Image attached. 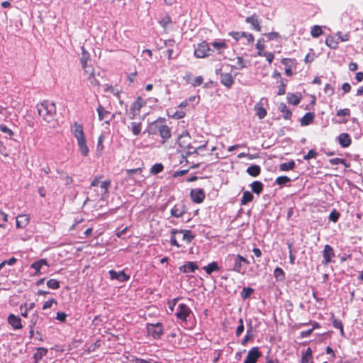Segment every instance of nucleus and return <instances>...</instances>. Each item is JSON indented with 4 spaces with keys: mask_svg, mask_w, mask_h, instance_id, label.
Returning <instances> with one entry per match:
<instances>
[{
    "mask_svg": "<svg viewBox=\"0 0 363 363\" xmlns=\"http://www.w3.org/2000/svg\"><path fill=\"white\" fill-rule=\"evenodd\" d=\"M279 108L280 111L284 113L283 117L284 119L289 120L291 118L292 115L291 111L288 108L285 104L281 103Z\"/></svg>",
    "mask_w": 363,
    "mask_h": 363,
    "instance_id": "29",
    "label": "nucleus"
},
{
    "mask_svg": "<svg viewBox=\"0 0 363 363\" xmlns=\"http://www.w3.org/2000/svg\"><path fill=\"white\" fill-rule=\"evenodd\" d=\"M315 114L313 112L306 113L300 120L301 125L306 126L313 123Z\"/></svg>",
    "mask_w": 363,
    "mask_h": 363,
    "instance_id": "22",
    "label": "nucleus"
},
{
    "mask_svg": "<svg viewBox=\"0 0 363 363\" xmlns=\"http://www.w3.org/2000/svg\"><path fill=\"white\" fill-rule=\"evenodd\" d=\"M212 52L213 51L210 48L208 43L203 41L194 50V55L198 58H203L211 55Z\"/></svg>",
    "mask_w": 363,
    "mask_h": 363,
    "instance_id": "6",
    "label": "nucleus"
},
{
    "mask_svg": "<svg viewBox=\"0 0 363 363\" xmlns=\"http://www.w3.org/2000/svg\"><path fill=\"white\" fill-rule=\"evenodd\" d=\"M325 44L331 49H336L337 48L338 42L333 36H328L326 38Z\"/></svg>",
    "mask_w": 363,
    "mask_h": 363,
    "instance_id": "35",
    "label": "nucleus"
},
{
    "mask_svg": "<svg viewBox=\"0 0 363 363\" xmlns=\"http://www.w3.org/2000/svg\"><path fill=\"white\" fill-rule=\"evenodd\" d=\"M164 169V166L161 163L155 164L152 166L150 172L153 174H157L161 172Z\"/></svg>",
    "mask_w": 363,
    "mask_h": 363,
    "instance_id": "42",
    "label": "nucleus"
},
{
    "mask_svg": "<svg viewBox=\"0 0 363 363\" xmlns=\"http://www.w3.org/2000/svg\"><path fill=\"white\" fill-rule=\"evenodd\" d=\"M190 196L194 203H201L205 199V193L201 189H195L191 191Z\"/></svg>",
    "mask_w": 363,
    "mask_h": 363,
    "instance_id": "10",
    "label": "nucleus"
},
{
    "mask_svg": "<svg viewBox=\"0 0 363 363\" xmlns=\"http://www.w3.org/2000/svg\"><path fill=\"white\" fill-rule=\"evenodd\" d=\"M246 172L249 175L256 177L259 175L261 168L259 165L252 164L247 167Z\"/></svg>",
    "mask_w": 363,
    "mask_h": 363,
    "instance_id": "25",
    "label": "nucleus"
},
{
    "mask_svg": "<svg viewBox=\"0 0 363 363\" xmlns=\"http://www.w3.org/2000/svg\"><path fill=\"white\" fill-rule=\"evenodd\" d=\"M318 153L313 150H311L308 151V152L307 153V155H306L304 157H303V159L305 160H308L311 158H315L316 156H317Z\"/></svg>",
    "mask_w": 363,
    "mask_h": 363,
    "instance_id": "52",
    "label": "nucleus"
},
{
    "mask_svg": "<svg viewBox=\"0 0 363 363\" xmlns=\"http://www.w3.org/2000/svg\"><path fill=\"white\" fill-rule=\"evenodd\" d=\"M285 86L286 84H284L283 79H281V84L279 86V91H278V95H284L285 94Z\"/></svg>",
    "mask_w": 363,
    "mask_h": 363,
    "instance_id": "63",
    "label": "nucleus"
},
{
    "mask_svg": "<svg viewBox=\"0 0 363 363\" xmlns=\"http://www.w3.org/2000/svg\"><path fill=\"white\" fill-rule=\"evenodd\" d=\"M338 141L342 147H347L350 145L352 140L348 133H341L338 136Z\"/></svg>",
    "mask_w": 363,
    "mask_h": 363,
    "instance_id": "20",
    "label": "nucleus"
},
{
    "mask_svg": "<svg viewBox=\"0 0 363 363\" xmlns=\"http://www.w3.org/2000/svg\"><path fill=\"white\" fill-rule=\"evenodd\" d=\"M89 73H90V77H89L90 84L91 85H93L94 86H99V82L94 77L93 70L90 69Z\"/></svg>",
    "mask_w": 363,
    "mask_h": 363,
    "instance_id": "49",
    "label": "nucleus"
},
{
    "mask_svg": "<svg viewBox=\"0 0 363 363\" xmlns=\"http://www.w3.org/2000/svg\"><path fill=\"white\" fill-rule=\"evenodd\" d=\"M290 182L291 179L286 176H280L276 179V183L280 186L286 184Z\"/></svg>",
    "mask_w": 363,
    "mask_h": 363,
    "instance_id": "44",
    "label": "nucleus"
},
{
    "mask_svg": "<svg viewBox=\"0 0 363 363\" xmlns=\"http://www.w3.org/2000/svg\"><path fill=\"white\" fill-rule=\"evenodd\" d=\"M180 233L182 234V239L185 240L187 243L191 242L194 238V235L192 234V232L189 230H177V229H172L171 231V234H177Z\"/></svg>",
    "mask_w": 363,
    "mask_h": 363,
    "instance_id": "13",
    "label": "nucleus"
},
{
    "mask_svg": "<svg viewBox=\"0 0 363 363\" xmlns=\"http://www.w3.org/2000/svg\"><path fill=\"white\" fill-rule=\"evenodd\" d=\"M288 248L289 250V260H290V263L291 264H294L295 263V259H296V257L294 255L292 254V250H291V248H292V243L291 242H288Z\"/></svg>",
    "mask_w": 363,
    "mask_h": 363,
    "instance_id": "51",
    "label": "nucleus"
},
{
    "mask_svg": "<svg viewBox=\"0 0 363 363\" xmlns=\"http://www.w3.org/2000/svg\"><path fill=\"white\" fill-rule=\"evenodd\" d=\"M97 113L99 114V118L100 121L105 120V123L108 124L109 121L112 119L113 117V115H112L111 117V113L108 111H106L102 105L99 104L97 107Z\"/></svg>",
    "mask_w": 363,
    "mask_h": 363,
    "instance_id": "12",
    "label": "nucleus"
},
{
    "mask_svg": "<svg viewBox=\"0 0 363 363\" xmlns=\"http://www.w3.org/2000/svg\"><path fill=\"white\" fill-rule=\"evenodd\" d=\"M264 39L260 38L257 40L256 44V48L259 50L257 55L259 56H262V53H264Z\"/></svg>",
    "mask_w": 363,
    "mask_h": 363,
    "instance_id": "40",
    "label": "nucleus"
},
{
    "mask_svg": "<svg viewBox=\"0 0 363 363\" xmlns=\"http://www.w3.org/2000/svg\"><path fill=\"white\" fill-rule=\"evenodd\" d=\"M323 264H327L331 262L332 257H335L333 248L329 245H325L324 250L323 251Z\"/></svg>",
    "mask_w": 363,
    "mask_h": 363,
    "instance_id": "11",
    "label": "nucleus"
},
{
    "mask_svg": "<svg viewBox=\"0 0 363 363\" xmlns=\"http://www.w3.org/2000/svg\"><path fill=\"white\" fill-rule=\"evenodd\" d=\"M198 269V266L194 262H188L179 267V270L183 273L194 272Z\"/></svg>",
    "mask_w": 363,
    "mask_h": 363,
    "instance_id": "21",
    "label": "nucleus"
},
{
    "mask_svg": "<svg viewBox=\"0 0 363 363\" xmlns=\"http://www.w3.org/2000/svg\"><path fill=\"white\" fill-rule=\"evenodd\" d=\"M262 356L257 347H252L247 353V355L243 363H256L257 359Z\"/></svg>",
    "mask_w": 363,
    "mask_h": 363,
    "instance_id": "9",
    "label": "nucleus"
},
{
    "mask_svg": "<svg viewBox=\"0 0 363 363\" xmlns=\"http://www.w3.org/2000/svg\"><path fill=\"white\" fill-rule=\"evenodd\" d=\"M333 325L334 328L340 329L342 335L344 334L343 325L340 320L334 319L333 321Z\"/></svg>",
    "mask_w": 363,
    "mask_h": 363,
    "instance_id": "48",
    "label": "nucleus"
},
{
    "mask_svg": "<svg viewBox=\"0 0 363 363\" xmlns=\"http://www.w3.org/2000/svg\"><path fill=\"white\" fill-rule=\"evenodd\" d=\"M29 223V218L26 215H19L16 218V225L17 228H23Z\"/></svg>",
    "mask_w": 363,
    "mask_h": 363,
    "instance_id": "23",
    "label": "nucleus"
},
{
    "mask_svg": "<svg viewBox=\"0 0 363 363\" xmlns=\"http://www.w3.org/2000/svg\"><path fill=\"white\" fill-rule=\"evenodd\" d=\"M111 279H116L121 282L125 281L130 279V276L126 274L123 271L116 272L114 270L109 271Z\"/></svg>",
    "mask_w": 363,
    "mask_h": 363,
    "instance_id": "14",
    "label": "nucleus"
},
{
    "mask_svg": "<svg viewBox=\"0 0 363 363\" xmlns=\"http://www.w3.org/2000/svg\"><path fill=\"white\" fill-rule=\"evenodd\" d=\"M340 216V213L336 210H333L329 215V220L336 223Z\"/></svg>",
    "mask_w": 363,
    "mask_h": 363,
    "instance_id": "46",
    "label": "nucleus"
},
{
    "mask_svg": "<svg viewBox=\"0 0 363 363\" xmlns=\"http://www.w3.org/2000/svg\"><path fill=\"white\" fill-rule=\"evenodd\" d=\"M256 115L259 119H263L267 116V111L262 106H255Z\"/></svg>",
    "mask_w": 363,
    "mask_h": 363,
    "instance_id": "37",
    "label": "nucleus"
},
{
    "mask_svg": "<svg viewBox=\"0 0 363 363\" xmlns=\"http://www.w3.org/2000/svg\"><path fill=\"white\" fill-rule=\"evenodd\" d=\"M350 115V110L349 108L340 109L337 112V116H347Z\"/></svg>",
    "mask_w": 363,
    "mask_h": 363,
    "instance_id": "57",
    "label": "nucleus"
},
{
    "mask_svg": "<svg viewBox=\"0 0 363 363\" xmlns=\"http://www.w3.org/2000/svg\"><path fill=\"white\" fill-rule=\"evenodd\" d=\"M104 140V135L101 134L98 138L97 150H101L104 148V145H103Z\"/></svg>",
    "mask_w": 363,
    "mask_h": 363,
    "instance_id": "61",
    "label": "nucleus"
},
{
    "mask_svg": "<svg viewBox=\"0 0 363 363\" xmlns=\"http://www.w3.org/2000/svg\"><path fill=\"white\" fill-rule=\"evenodd\" d=\"M90 60L89 53L84 49V47H82V56L80 58V62L83 69L85 70L86 73L89 72L90 67L87 65V62Z\"/></svg>",
    "mask_w": 363,
    "mask_h": 363,
    "instance_id": "15",
    "label": "nucleus"
},
{
    "mask_svg": "<svg viewBox=\"0 0 363 363\" xmlns=\"http://www.w3.org/2000/svg\"><path fill=\"white\" fill-rule=\"evenodd\" d=\"M230 35L236 40H238L242 37H244L245 35V32H231L230 33Z\"/></svg>",
    "mask_w": 363,
    "mask_h": 363,
    "instance_id": "53",
    "label": "nucleus"
},
{
    "mask_svg": "<svg viewBox=\"0 0 363 363\" xmlns=\"http://www.w3.org/2000/svg\"><path fill=\"white\" fill-rule=\"evenodd\" d=\"M250 186L252 191L256 194H259L262 191L264 187L263 184L259 181L253 182Z\"/></svg>",
    "mask_w": 363,
    "mask_h": 363,
    "instance_id": "28",
    "label": "nucleus"
},
{
    "mask_svg": "<svg viewBox=\"0 0 363 363\" xmlns=\"http://www.w3.org/2000/svg\"><path fill=\"white\" fill-rule=\"evenodd\" d=\"M329 162L333 165L343 164L345 167H348V165L345 162V160L342 158H333L329 160Z\"/></svg>",
    "mask_w": 363,
    "mask_h": 363,
    "instance_id": "47",
    "label": "nucleus"
},
{
    "mask_svg": "<svg viewBox=\"0 0 363 363\" xmlns=\"http://www.w3.org/2000/svg\"><path fill=\"white\" fill-rule=\"evenodd\" d=\"M31 267L35 270V274L36 275L40 273V270L43 267V266L37 261L31 264Z\"/></svg>",
    "mask_w": 363,
    "mask_h": 363,
    "instance_id": "58",
    "label": "nucleus"
},
{
    "mask_svg": "<svg viewBox=\"0 0 363 363\" xmlns=\"http://www.w3.org/2000/svg\"><path fill=\"white\" fill-rule=\"evenodd\" d=\"M287 101L289 104L296 106L300 102V98H298L296 94H288Z\"/></svg>",
    "mask_w": 363,
    "mask_h": 363,
    "instance_id": "36",
    "label": "nucleus"
},
{
    "mask_svg": "<svg viewBox=\"0 0 363 363\" xmlns=\"http://www.w3.org/2000/svg\"><path fill=\"white\" fill-rule=\"evenodd\" d=\"M191 312V309L186 304L180 303L178 305L175 315L178 319L186 321Z\"/></svg>",
    "mask_w": 363,
    "mask_h": 363,
    "instance_id": "7",
    "label": "nucleus"
},
{
    "mask_svg": "<svg viewBox=\"0 0 363 363\" xmlns=\"http://www.w3.org/2000/svg\"><path fill=\"white\" fill-rule=\"evenodd\" d=\"M262 56H264L266 57L267 60L269 64L272 62L273 59L274 57V54L269 52H264V53H262Z\"/></svg>",
    "mask_w": 363,
    "mask_h": 363,
    "instance_id": "59",
    "label": "nucleus"
},
{
    "mask_svg": "<svg viewBox=\"0 0 363 363\" xmlns=\"http://www.w3.org/2000/svg\"><path fill=\"white\" fill-rule=\"evenodd\" d=\"M186 207L183 201L177 203L171 209V215L175 218H180L186 213Z\"/></svg>",
    "mask_w": 363,
    "mask_h": 363,
    "instance_id": "8",
    "label": "nucleus"
},
{
    "mask_svg": "<svg viewBox=\"0 0 363 363\" xmlns=\"http://www.w3.org/2000/svg\"><path fill=\"white\" fill-rule=\"evenodd\" d=\"M72 132L77 140L85 138L82 125L77 122L74 123Z\"/></svg>",
    "mask_w": 363,
    "mask_h": 363,
    "instance_id": "19",
    "label": "nucleus"
},
{
    "mask_svg": "<svg viewBox=\"0 0 363 363\" xmlns=\"http://www.w3.org/2000/svg\"><path fill=\"white\" fill-rule=\"evenodd\" d=\"M323 33L322 28L320 26H313L311 28V35L313 38H318Z\"/></svg>",
    "mask_w": 363,
    "mask_h": 363,
    "instance_id": "38",
    "label": "nucleus"
},
{
    "mask_svg": "<svg viewBox=\"0 0 363 363\" xmlns=\"http://www.w3.org/2000/svg\"><path fill=\"white\" fill-rule=\"evenodd\" d=\"M146 330L147 335L153 337L154 339L160 338L163 333V326L160 323H157L155 324L147 323Z\"/></svg>",
    "mask_w": 363,
    "mask_h": 363,
    "instance_id": "4",
    "label": "nucleus"
},
{
    "mask_svg": "<svg viewBox=\"0 0 363 363\" xmlns=\"http://www.w3.org/2000/svg\"><path fill=\"white\" fill-rule=\"evenodd\" d=\"M0 130L8 134L9 136H12L13 135V131L5 125H0Z\"/></svg>",
    "mask_w": 363,
    "mask_h": 363,
    "instance_id": "55",
    "label": "nucleus"
},
{
    "mask_svg": "<svg viewBox=\"0 0 363 363\" xmlns=\"http://www.w3.org/2000/svg\"><path fill=\"white\" fill-rule=\"evenodd\" d=\"M220 82L226 87L230 88L234 83V79L231 74L220 73Z\"/></svg>",
    "mask_w": 363,
    "mask_h": 363,
    "instance_id": "18",
    "label": "nucleus"
},
{
    "mask_svg": "<svg viewBox=\"0 0 363 363\" xmlns=\"http://www.w3.org/2000/svg\"><path fill=\"white\" fill-rule=\"evenodd\" d=\"M295 167V162L294 160H291L289 162L281 163L279 165V169L281 171H288L293 169Z\"/></svg>",
    "mask_w": 363,
    "mask_h": 363,
    "instance_id": "33",
    "label": "nucleus"
},
{
    "mask_svg": "<svg viewBox=\"0 0 363 363\" xmlns=\"http://www.w3.org/2000/svg\"><path fill=\"white\" fill-rule=\"evenodd\" d=\"M301 362L302 363L312 362V350L310 347H308L307 351L302 355Z\"/></svg>",
    "mask_w": 363,
    "mask_h": 363,
    "instance_id": "32",
    "label": "nucleus"
},
{
    "mask_svg": "<svg viewBox=\"0 0 363 363\" xmlns=\"http://www.w3.org/2000/svg\"><path fill=\"white\" fill-rule=\"evenodd\" d=\"M111 184L110 180H106L102 182L101 184V188L104 189V193L106 194L108 192V188Z\"/></svg>",
    "mask_w": 363,
    "mask_h": 363,
    "instance_id": "62",
    "label": "nucleus"
},
{
    "mask_svg": "<svg viewBox=\"0 0 363 363\" xmlns=\"http://www.w3.org/2000/svg\"><path fill=\"white\" fill-rule=\"evenodd\" d=\"M47 286L52 289H57L60 288V282L54 279H51L47 281Z\"/></svg>",
    "mask_w": 363,
    "mask_h": 363,
    "instance_id": "43",
    "label": "nucleus"
},
{
    "mask_svg": "<svg viewBox=\"0 0 363 363\" xmlns=\"http://www.w3.org/2000/svg\"><path fill=\"white\" fill-rule=\"evenodd\" d=\"M253 198H254V196L250 191H244L242 194L241 204L242 205L247 204V203L252 201Z\"/></svg>",
    "mask_w": 363,
    "mask_h": 363,
    "instance_id": "30",
    "label": "nucleus"
},
{
    "mask_svg": "<svg viewBox=\"0 0 363 363\" xmlns=\"http://www.w3.org/2000/svg\"><path fill=\"white\" fill-rule=\"evenodd\" d=\"M130 128L135 135H138L141 132V123H136V122H132L130 123Z\"/></svg>",
    "mask_w": 363,
    "mask_h": 363,
    "instance_id": "34",
    "label": "nucleus"
},
{
    "mask_svg": "<svg viewBox=\"0 0 363 363\" xmlns=\"http://www.w3.org/2000/svg\"><path fill=\"white\" fill-rule=\"evenodd\" d=\"M203 269H204L208 274H211L213 272L218 271L220 267H218L217 262H213L208 264L207 266H204Z\"/></svg>",
    "mask_w": 363,
    "mask_h": 363,
    "instance_id": "27",
    "label": "nucleus"
},
{
    "mask_svg": "<svg viewBox=\"0 0 363 363\" xmlns=\"http://www.w3.org/2000/svg\"><path fill=\"white\" fill-rule=\"evenodd\" d=\"M38 115L42 119L49 123L55 121L56 115V106L55 103L49 101H43L36 106Z\"/></svg>",
    "mask_w": 363,
    "mask_h": 363,
    "instance_id": "1",
    "label": "nucleus"
},
{
    "mask_svg": "<svg viewBox=\"0 0 363 363\" xmlns=\"http://www.w3.org/2000/svg\"><path fill=\"white\" fill-rule=\"evenodd\" d=\"M252 330V327L251 325V322L249 324V328L247 330V334L245 335L244 339L242 340V345H246L249 341L252 340L254 337L253 335L251 333Z\"/></svg>",
    "mask_w": 363,
    "mask_h": 363,
    "instance_id": "31",
    "label": "nucleus"
},
{
    "mask_svg": "<svg viewBox=\"0 0 363 363\" xmlns=\"http://www.w3.org/2000/svg\"><path fill=\"white\" fill-rule=\"evenodd\" d=\"M265 35L267 36L268 40H274L280 37L279 33L277 32L268 33H266Z\"/></svg>",
    "mask_w": 363,
    "mask_h": 363,
    "instance_id": "56",
    "label": "nucleus"
},
{
    "mask_svg": "<svg viewBox=\"0 0 363 363\" xmlns=\"http://www.w3.org/2000/svg\"><path fill=\"white\" fill-rule=\"evenodd\" d=\"M77 144L79 151L83 156H87L89 152V147L86 145L85 138L77 140Z\"/></svg>",
    "mask_w": 363,
    "mask_h": 363,
    "instance_id": "24",
    "label": "nucleus"
},
{
    "mask_svg": "<svg viewBox=\"0 0 363 363\" xmlns=\"http://www.w3.org/2000/svg\"><path fill=\"white\" fill-rule=\"evenodd\" d=\"M202 82H203V77L201 76H198L194 79V80L192 83V85L194 86H199L202 84Z\"/></svg>",
    "mask_w": 363,
    "mask_h": 363,
    "instance_id": "64",
    "label": "nucleus"
},
{
    "mask_svg": "<svg viewBox=\"0 0 363 363\" xmlns=\"http://www.w3.org/2000/svg\"><path fill=\"white\" fill-rule=\"evenodd\" d=\"M212 46L216 50H220L227 48V45L225 41L220 40L219 42L214 41L211 43Z\"/></svg>",
    "mask_w": 363,
    "mask_h": 363,
    "instance_id": "45",
    "label": "nucleus"
},
{
    "mask_svg": "<svg viewBox=\"0 0 363 363\" xmlns=\"http://www.w3.org/2000/svg\"><path fill=\"white\" fill-rule=\"evenodd\" d=\"M145 104V101L140 96H138L137 100L132 104L130 111L133 113L135 111H139Z\"/></svg>",
    "mask_w": 363,
    "mask_h": 363,
    "instance_id": "26",
    "label": "nucleus"
},
{
    "mask_svg": "<svg viewBox=\"0 0 363 363\" xmlns=\"http://www.w3.org/2000/svg\"><path fill=\"white\" fill-rule=\"evenodd\" d=\"M245 21L252 26V29H254L257 31H259V32L261 30V27L259 26V21L258 19L257 15L253 14L251 16L247 17L245 19Z\"/></svg>",
    "mask_w": 363,
    "mask_h": 363,
    "instance_id": "17",
    "label": "nucleus"
},
{
    "mask_svg": "<svg viewBox=\"0 0 363 363\" xmlns=\"http://www.w3.org/2000/svg\"><path fill=\"white\" fill-rule=\"evenodd\" d=\"M67 314L64 312H58L57 313L56 319L64 323L66 321Z\"/></svg>",
    "mask_w": 363,
    "mask_h": 363,
    "instance_id": "60",
    "label": "nucleus"
},
{
    "mask_svg": "<svg viewBox=\"0 0 363 363\" xmlns=\"http://www.w3.org/2000/svg\"><path fill=\"white\" fill-rule=\"evenodd\" d=\"M191 137L189 133L186 131L183 132L177 138V144L182 148L187 150L186 155H191L197 153V149L191 146L190 144Z\"/></svg>",
    "mask_w": 363,
    "mask_h": 363,
    "instance_id": "2",
    "label": "nucleus"
},
{
    "mask_svg": "<svg viewBox=\"0 0 363 363\" xmlns=\"http://www.w3.org/2000/svg\"><path fill=\"white\" fill-rule=\"evenodd\" d=\"M274 275L277 280H283L285 278L284 272L280 267H277L274 269Z\"/></svg>",
    "mask_w": 363,
    "mask_h": 363,
    "instance_id": "39",
    "label": "nucleus"
},
{
    "mask_svg": "<svg viewBox=\"0 0 363 363\" xmlns=\"http://www.w3.org/2000/svg\"><path fill=\"white\" fill-rule=\"evenodd\" d=\"M240 325L238 326L236 330V335L240 336L241 333L244 331V324L242 318L239 320Z\"/></svg>",
    "mask_w": 363,
    "mask_h": 363,
    "instance_id": "54",
    "label": "nucleus"
},
{
    "mask_svg": "<svg viewBox=\"0 0 363 363\" xmlns=\"http://www.w3.org/2000/svg\"><path fill=\"white\" fill-rule=\"evenodd\" d=\"M228 261L233 263L232 269L236 272L243 274L245 271L244 266L248 264V261L240 255L228 256Z\"/></svg>",
    "mask_w": 363,
    "mask_h": 363,
    "instance_id": "3",
    "label": "nucleus"
},
{
    "mask_svg": "<svg viewBox=\"0 0 363 363\" xmlns=\"http://www.w3.org/2000/svg\"><path fill=\"white\" fill-rule=\"evenodd\" d=\"M53 303H55V305H57V301L54 298H51V299L47 301L43 304V309L46 310V309L50 308L52 306Z\"/></svg>",
    "mask_w": 363,
    "mask_h": 363,
    "instance_id": "50",
    "label": "nucleus"
},
{
    "mask_svg": "<svg viewBox=\"0 0 363 363\" xmlns=\"http://www.w3.org/2000/svg\"><path fill=\"white\" fill-rule=\"evenodd\" d=\"M151 130L155 129L158 130L160 135L164 140H168L171 137V132L169 127L162 124V121H157L152 124Z\"/></svg>",
    "mask_w": 363,
    "mask_h": 363,
    "instance_id": "5",
    "label": "nucleus"
},
{
    "mask_svg": "<svg viewBox=\"0 0 363 363\" xmlns=\"http://www.w3.org/2000/svg\"><path fill=\"white\" fill-rule=\"evenodd\" d=\"M8 323L13 327L15 330H18L22 328L21 320L18 316H16L13 314H10L8 317Z\"/></svg>",
    "mask_w": 363,
    "mask_h": 363,
    "instance_id": "16",
    "label": "nucleus"
},
{
    "mask_svg": "<svg viewBox=\"0 0 363 363\" xmlns=\"http://www.w3.org/2000/svg\"><path fill=\"white\" fill-rule=\"evenodd\" d=\"M253 291H254L253 289H252L250 287H244L242 291H241V297L243 299H246L252 295Z\"/></svg>",
    "mask_w": 363,
    "mask_h": 363,
    "instance_id": "41",
    "label": "nucleus"
}]
</instances>
